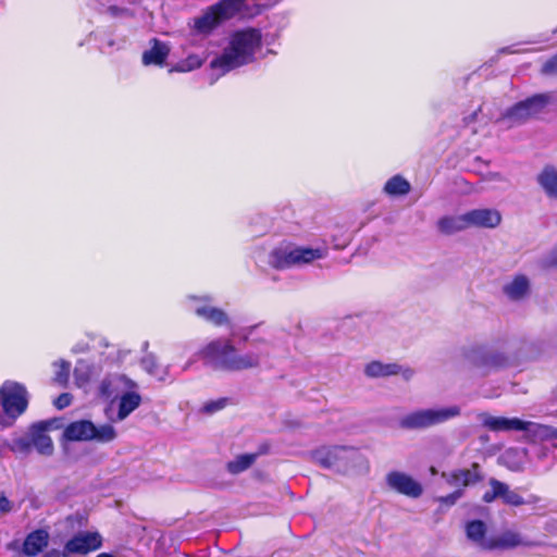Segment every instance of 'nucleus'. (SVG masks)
<instances>
[{"mask_svg":"<svg viewBox=\"0 0 557 557\" xmlns=\"http://www.w3.org/2000/svg\"><path fill=\"white\" fill-rule=\"evenodd\" d=\"M261 47V33L256 28H246L234 33L231 37L228 47L224 52L210 62L213 71L219 75L250 63L256 52Z\"/></svg>","mask_w":557,"mask_h":557,"instance_id":"1","label":"nucleus"},{"mask_svg":"<svg viewBox=\"0 0 557 557\" xmlns=\"http://www.w3.org/2000/svg\"><path fill=\"white\" fill-rule=\"evenodd\" d=\"M198 355L207 366L215 370L238 372L260 366V355L258 352L239 354L230 339L218 338L211 341Z\"/></svg>","mask_w":557,"mask_h":557,"instance_id":"2","label":"nucleus"},{"mask_svg":"<svg viewBox=\"0 0 557 557\" xmlns=\"http://www.w3.org/2000/svg\"><path fill=\"white\" fill-rule=\"evenodd\" d=\"M312 460L324 469L350 474L364 463V457L351 446L324 445L311 453Z\"/></svg>","mask_w":557,"mask_h":557,"instance_id":"3","label":"nucleus"},{"mask_svg":"<svg viewBox=\"0 0 557 557\" xmlns=\"http://www.w3.org/2000/svg\"><path fill=\"white\" fill-rule=\"evenodd\" d=\"M554 101L552 92L536 94L508 108L497 120L507 128L525 124L543 114Z\"/></svg>","mask_w":557,"mask_h":557,"instance_id":"4","label":"nucleus"},{"mask_svg":"<svg viewBox=\"0 0 557 557\" xmlns=\"http://www.w3.org/2000/svg\"><path fill=\"white\" fill-rule=\"evenodd\" d=\"M327 255L324 247H305V246H281L273 249L269 255V263L277 270L302 267L321 260Z\"/></svg>","mask_w":557,"mask_h":557,"instance_id":"5","label":"nucleus"},{"mask_svg":"<svg viewBox=\"0 0 557 557\" xmlns=\"http://www.w3.org/2000/svg\"><path fill=\"white\" fill-rule=\"evenodd\" d=\"M460 413L461 408L458 405L418 409L405 414L399 420V425L406 430H424L443 424Z\"/></svg>","mask_w":557,"mask_h":557,"instance_id":"6","label":"nucleus"},{"mask_svg":"<svg viewBox=\"0 0 557 557\" xmlns=\"http://www.w3.org/2000/svg\"><path fill=\"white\" fill-rule=\"evenodd\" d=\"M247 0H221L195 18V29L207 35L223 22L234 17L246 7Z\"/></svg>","mask_w":557,"mask_h":557,"instance_id":"7","label":"nucleus"},{"mask_svg":"<svg viewBox=\"0 0 557 557\" xmlns=\"http://www.w3.org/2000/svg\"><path fill=\"white\" fill-rule=\"evenodd\" d=\"M63 436L73 442L110 443L117 437V432L111 423L95 425L89 420H79L70 423L64 429Z\"/></svg>","mask_w":557,"mask_h":557,"instance_id":"8","label":"nucleus"},{"mask_svg":"<svg viewBox=\"0 0 557 557\" xmlns=\"http://www.w3.org/2000/svg\"><path fill=\"white\" fill-rule=\"evenodd\" d=\"M463 361L487 374L493 370L504 367L507 358L503 352L493 350L482 344L463 346L460 350Z\"/></svg>","mask_w":557,"mask_h":557,"instance_id":"9","label":"nucleus"},{"mask_svg":"<svg viewBox=\"0 0 557 557\" xmlns=\"http://www.w3.org/2000/svg\"><path fill=\"white\" fill-rule=\"evenodd\" d=\"M3 411L11 419L21 416L28 406V393L20 383L8 381L1 386Z\"/></svg>","mask_w":557,"mask_h":557,"instance_id":"10","label":"nucleus"},{"mask_svg":"<svg viewBox=\"0 0 557 557\" xmlns=\"http://www.w3.org/2000/svg\"><path fill=\"white\" fill-rule=\"evenodd\" d=\"M102 545V537L98 532H78L64 545L63 557L85 555L97 550Z\"/></svg>","mask_w":557,"mask_h":557,"instance_id":"11","label":"nucleus"},{"mask_svg":"<svg viewBox=\"0 0 557 557\" xmlns=\"http://www.w3.org/2000/svg\"><path fill=\"white\" fill-rule=\"evenodd\" d=\"M137 388V384L124 374H110L104 377L99 386L100 395L115 401L126 393Z\"/></svg>","mask_w":557,"mask_h":557,"instance_id":"12","label":"nucleus"},{"mask_svg":"<svg viewBox=\"0 0 557 557\" xmlns=\"http://www.w3.org/2000/svg\"><path fill=\"white\" fill-rule=\"evenodd\" d=\"M115 400L117 401V411L115 413V401H111L106 409V416L110 420L111 424L124 421L133 411H135L140 406L141 396L136 392V389H133Z\"/></svg>","mask_w":557,"mask_h":557,"instance_id":"13","label":"nucleus"},{"mask_svg":"<svg viewBox=\"0 0 557 557\" xmlns=\"http://www.w3.org/2000/svg\"><path fill=\"white\" fill-rule=\"evenodd\" d=\"M387 486L407 497L418 498L423 493L422 485L416 481L411 475L401 471H391L386 474Z\"/></svg>","mask_w":557,"mask_h":557,"instance_id":"14","label":"nucleus"},{"mask_svg":"<svg viewBox=\"0 0 557 557\" xmlns=\"http://www.w3.org/2000/svg\"><path fill=\"white\" fill-rule=\"evenodd\" d=\"M470 227L495 228L502 222V214L492 208L474 209L466 212Z\"/></svg>","mask_w":557,"mask_h":557,"instance_id":"15","label":"nucleus"},{"mask_svg":"<svg viewBox=\"0 0 557 557\" xmlns=\"http://www.w3.org/2000/svg\"><path fill=\"white\" fill-rule=\"evenodd\" d=\"M482 425L493 432L521 431L523 420L519 418L494 417L488 413H480Z\"/></svg>","mask_w":557,"mask_h":557,"instance_id":"16","label":"nucleus"},{"mask_svg":"<svg viewBox=\"0 0 557 557\" xmlns=\"http://www.w3.org/2000/svg\"><path fill=\"white\" fill-rule=\"evenodd\" d=\"M442 476L447 481L449 485L456 487L470 486L482 480L480 466L478 463H473L470 469H462L453 471L450 473H443Z\"/></svg>","mask_w":557,"mask_h":557,"instance_id":"17","label":"nucleus"},{"mask_svg":"<svg viewBox=\"0 0 557 557\" xmlns=\"http://www.w3.org/2000/svg\"><path fill=\"white\" fill-rule=\"evenodd\" d=\"M50 422H39L32 425L29 430V437L32 444L37 451L45 456H50L53 453V443L51 437L47 434V428Z\"/></svg>","mask_w":557,"mask_h":557,"instance_id":"18","label":"nucleus"},{"mask_svg":"<svg viewBox=\"0 0 557 557\" xmlns=\"http://www.w3.org/2000/svg\"><path fill=\"white\" fill-rule=\"evenodd\" d=\"M504 295L511 301H520L530 293V281L523 274L515 275L503 286Z\"/></svg>","mask_w":557,"mask_h":557,"instance_id":"19","label":"nucleus"},{"mask_svg":"<svg viewBox=\"0 0 557 557\" xmlns=\"http://www.w3.org/2000/svg\"><path fill=\"white\" fill-rule=\"evenodd\" d=\"M49 543V533L39 529L30 532L23 543V554L27 557H35L47 547Z\"/></svg>","mask_w":557,"mask_h":557,"instance_id":"20","label":"nucleus"},{"mask_svg":"<svg viewBox=\"0 0 557 557\" xmlns=\"http://www.w3.org/2000/svg\"><path fill=\"white\" fill-rule=\"evenodd\" d=\"M191 309L199 318H202L215 326L225 325L230 322L227 314L222 309L212 307L207 302H197L191 306Z\"/></svg>","mask_w":557,"mask_h":557,"instance_id":"21","label":"nucleus"},{"mask_svg":"<svg viewBox=\"0 0 557 557\" xmlns=\"http://www.w3.org/2000/svg\"><path fill=\"white\" fill-rule=\"evenodd\" d=\"M523 426L521 431H524L527 437L532 442L557 440V428L531 421H523Z\"/></svg>","mask_w":557,"mask_h":557,"instance_id":"22","label":"nucleus"},{"mask_svg":"<svg viewBox=\"0 0 557 557\" xmlns=\"http://www.w3.org/2000/svg\"><path fill=\"white\" fill-rule=\"evenodd\" d=\"M467 537L480 548L491 550L495 548L493 541H486V525L481 520H472L466 524Z\"/></svg>","mask_w":557,"mask_h":557,"instance_id":"23","label":"nucleus"},{"mask_svg":"<svg viewBox=\"0 0 557 557\" xmlns=\"http://www.w3.org/2000/svg\"><path fill=\"white\" fill-rule=\"evenodd\" d=\"M536 181L549 199L557 200V170L554 166H545Z\"/></svg>","mask_w":557,"mask_h":557,"instance_id":"24","label":"nucleus"},{"mask_svg":"<svg viewBox=\"0 0 557 557\" xmlns=\"http://www.w3.org/2000/svg\"><path fill=\"white\" fill-rule=\"evenodd\" d=\"M437 228L441 233L446 235H451L469 228L467 213L443 216L437 222Z\"/></svg>","mask_w":557,"mask_h":557,"instance_id":"25","label":"nucleus"},{"mask_svg":"<svg viewBox=\"0 0 557 557\" xmlns=\"http://www.w3.org/2000/svg\"><path fill=\"white\" fill-rule=\"evenodd\" d=\"M495 548H515L518 546H532L533 543L529 541L521 533L516 531H505L502 533L496 541H493Z\"/></svg>","mask_w":557,"mask_h":557,"instance_id":"26","label":"nucleus"},{"mask_svg":"<svg viewBox=\"0 0 557 557\" xmlns=\"http://www.w3.org/2000/svg\"><path fill=\"white\" fill-rule=\"evenodd\" d=\"M169 48L165 44L153 40V46L143 53V63L145 65H162L169 54Z\"/></svg>","mask_w":557,"mask_h":557,"instance_id":"27","label":"nucleus"},{"mask_svg":"<svg viewBox=\"0 0 557 557\" xmlns=\"http://www.w3.org/2000/svg\"><path fill=\"white\" fill-rule=\"evenodd\" d=\"M400 367L396 363H383L380 361H372L364 368V374L369 377H384L395 375L399 372Z\"/></svg>","mask_w":557,"mask_h":557,"instance_id":"28","label":"nucleus"},{"mask_svg":"<svg viewBox=\"0 0 557 557\" xmlns=\"http://www.w3.org/2000/svg\"><path fill=\"white\" fill-rule=\"evenodd\" d=\"M141 368L152 376H156L159 381H164L169 374V367L161 368L158 363L157 357L148 352L140 360Z\"/></svg>","mask_w":557,"mask_h":557,"instance_id":"29","label":"nucleus"},{"mask_svg":"<svg viewBox=\"0 0 557 557\" xmlns=\"http://www.w3.org/2000/svg\"><path fill=\"white\" fill-rule=\"evenodd\" d=\"M490 485H495L499 497L504 500V503L511 506H521L524 504L523 498L516 492L510 490V487L496 479L490 480Z\"/></svg>","mask_w":557,"mask_h":557,"instance_id":"30","label":"nucleus"},{"mask_svg":"<svg viewBox=\"0 0 557 557\" xmlns=\"http://www.w3.org/2000/svg\"><path fill=\"white\" fill-rule=\"evenodd\" d=\"M410 183L407 180L395 175L385 183L384 191L389 196H404L410 191Z\"/></svg>","mask_w":557,"mask_h":557,"instance_id":"31","label":"nucleus"},{"mask_svg":"<svg viewBox=\"0 0 557 557\" xmlns=\"http://www.w3.org/2000/svg\"><path fill=\"white\" fill-rule=\"evenodd\" d=\"M527 455L525 449L510 448L502 455L504 463L512 471H520L523 469L522 457Z\"/></svg>","mask_w":557,"mask_h":557,"instance_id":"32","label":"nucleus"},{"mask_svg":"<svg viewBox=\"0 0 557 557\" xmlns=\"http://www.w3.org/2000/svg\"><path fill=\"white\" fill-rule=\"evenodd\" d=\"M257 455L255 454H244L235 457L233 460L228 461L226 468L230 473L238 474L245 470H247L251 465L256 461Z\"/></svg>","mask_w":557,"mask_h":557,"instance_id":"33","label":"nucleus"},{"mask_svg":"<svg viewBox=\"0 0 557 557\" xmlns=\"http://www.w3.org/2000/svg\"><path fill=\"white\" fill-rule=\"evenodd\" d=\"M55 367V373H54V382H57L60 385L66 384L69 376H70V370H71V363L64 360H61L59 362L54 363Z\"/></svg>","mask_w":557,"mask_h":557,"instance_id":"34","label":"nucleus"},{"mask_svg":"<svg viewBox=\"0 0 557 557\" xmlns=\"http://www.w3.org/2000/svg\"><path fill=\"white\" fill-rule=\"evenodd\" d=\"M203 60L198 55H189L175 67L178 72H188L201 66Z\"/></svg>","mask_w":557,"mask_h":557,"instance_id":"35","label":"nucleus"},{"mask_svg":"<svg viewBox=\"0 0 557 557\" xmlns=\"http://www.w3.org/2000/svg\"><path fill=\"white\" fill-rule=\"evenodd\" d=\"M227 404H228L227 398H219L215 400H209L203 404L201 410H202V412H205L207 414H212V413H215V412L224 409L227 406Z\"/></svg>","mask_w":557,"mask_h":557,"instance_id":"36","label":"nucleus"},{"mask_svg":"<svg viewBox=\"0 0 557 557\" xmlns=\"http://www.w3.org/2000/svg\"><path fill=\"white\" fill-rule=\"evenodd\" d=\"M74 376L76 384L82 387L89 381V369L88 366L79 362L74 370Z\"/></svg>","mask_w":557,"mask_h":557,"instance_id":"37","label":"nucleus"},{"mask_svg":"<svg viewBox=\"0 0 557 557\" xmlns=\"http://www.w3.org/2000/svg\"><path fill=\"white\" fill-rule=\"evenodd\" d=\"M101 5H108V12L112 15V16H128V15H132V12L129 9L127 8H124V7H120V5H116V4H110V0H97Z\"/></svg>","mask_w":557,"mask_h":557,"instance_id":"38","label":"nucleus"},{"mask_svg":"<svg viewBox=\"0 0 557 557\" xmlns=\"http://www.w3.org/2000/svg\"><path fill=\"white\" fill-rule=\"evenodd\" d=\"M32 445V437H21L13 442L12 450L18 453H27Z\"/></svg>","mask_w":557,"mask_h":557,"instance_id":"39","label":"nucleus"},{"mask_svg":"<svg viewBox=\"0 0 557 557\" xmlns=\"http://www.w3.org/2000/svg\"><path fill=\"white\" fill-rule=\"evenodd\" d=\"M462 496V490L461 488H458L456 490L455 492H453L451 494L447 495V496H443V497H440L438 498V502L441 504H444V505H447V506H451L454 505L460 497Z\"/></svg>","mask_w":557,"mask_h":557,"instance_id":"40","label":"nucleus"},{"mask_svg":"<svg viewBox=\"0 0 557 557\" xmlns=\"http://www.w3.org/2000/svg\"><path fill=\"white\" fill-rule=\"evenodd\" d=\"M542 73L547 75L557 73V54L543 64Z\"/></svg>","mask_w":557,"mask_h":557,"instance_id":"41","label":"nucleus"},{"mask_svg":"<svg viewBox=\"0 0 557 557\" xmlns=\"http://www.w3.org/2000/svg\"><path fill=\"white\" fill-rule=\"evenodd\" d=\"M72 395L69 394V393H63L61 394L55 400H54V406L58 408V409H64L66 408L67 406L71 405L72 403Z\"/></svg>","mask_w":557,"mask_h":557,"instance_id":"42","label":"nucleus"},{"mask_svg":"<svg viewBox=\"0 0 557 557\" xmlns=\"http://www.w3.org/2000/svg\"><path fill=\"white\" fill-rule=\"evenodd\" d=\"M492 487V491H487L484 495H483V500L485 503H492L494 499H496L497 497H499V494L497 492V488L495 487V485H491Z\"/></svg>","mask_w":557,"mask_h":557,"instance_id":"43","label":"nucleus"},{"mask_svg":"<svg viewBox=\"0 0 557 557\" xmlns=\"http://www.w3.org/2000/svg\"><path fill=\"white\" fill-rule=\"evenodd\" d=\"M11 510V502L4 496L0 497V513H7Z\"/></svg>","mask_w":557,"mask_h":557,"instance_id":"44","label":"nucleus"},{"mask_svg":"<svg viewBox=\"0 0 557 557\" xmlns=\"http://www.w3.org/2000/svg\"><path fill=\"white\" fill-rule=\"evenodd\" d=\"M546 264L549 267H557V249L552 251L546 260Z\"/></svg>","mask_w":557,"mask_h":557,"instance_id":"45","label":"nucleus"},{"mask_svg":"<svg viewBox=\"0 0 557 557\" xmlns=\"http://www.w3.org/2000/svg\"><path fill=\"white\" fill-rule=\"evenodd\" d=\"M64 548L62 550L51 549L45 554L44 557H63Z\"/></svg>","mask_w":557,"mask_h":557,"instance_id":"46","label":"nucleus"},{"mask_svg":"<svg viewBox=\"0 0 557 557\" xmlns=\"http://www.w3.org/2000/svg\"><path fill=\"white\" fill-rule=\"evenodd\" d=\"M191 360H189L184 367H183V371H187L191 364Z\"/></svg>","mask_w":557,"mask_h":557,"instance_id":"47","label":"nucleus"},{"mask_svg":"<svg viewBox=\"0 0 557 557\" xmlns=\"http://www.w3.org/2000/svg\"><path fill=\"white\" fill-rule=\"evenodd\" d=\"M148 346H149V343H148V342H145V343L143 344V349H144V350H147Z\"/></svg>","mask_w":557,"mask_h":557,"instance_id":"48","label":"nucleus"},{"mask_svg":"<svg viewBox=\"0 0 557 557\" xmlns=\"http://www.w3.org/2000/svg\"><path fill=\"white\" fill-rule=\"evenodd\" d=\"M499 181H503L502 176L500 175H495Z\"/></svg>","mask_w":557,"mask_h":557,"instance_id":"49","label":"nucleus"},{"mask_svg":"<svg viewBox=\"0 0 557 557\" xmlns=\"http://www.w3.org/2000/svg\"><path fill=\"white\" fill-rule=\"evenodd\" d=\"M503 51L511 52L509 48H505Z\"/></svg>","mask_w":557,"mask_h":557,"instance_id":"50","label":"nucleus"},{"mask_svg":"<svg viewBox=\"0 0 557 557\" xmlns=\"http://www.w3.org/2000/svg\"><path fill=\"white\" fill-rule=\"evenodd\" d=\"M554 32L557 33V28Z\"/></svg>","mask_w":557,"mask_h":557,"instance_id":"51","label":"nucleus"}]
</instances>
